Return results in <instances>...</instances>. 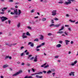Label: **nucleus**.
Returning a JSON list of instances; mask_svg holds the SVG:
<instances>
[{
  "label": "nucleus",
  "instance_id": "13d9d810",
  "mask_svg": "<svg viewBox=\"0 0 78 78\" xmlns=\"http://www.w3.org/2000/svg\"><path fill=\"white\" fill-rule=\"evenodd\" d=\"M46 2H47V0H45L43 2V3H46Z\"/></svg>",
  "mask_w": 78,
  "mask_h": 78
},
{
  "label": "nucleus",
  "instance_id": "393cba45",
  "mask_svg": "<svg viewBox=\"0 0 78 78\" xmlns=\"http://www.w3.org/2000/svg\"><path fill=\"white\" fill-rule=\"evenodd\" d=\"M51 73V71L50 70H49L48 72L47 73V74H50V73Z\"/></svg>",
  "mask_w": 78,
  "mask_h": 78
},
{
  "label": "nucleus",
  "instance_id": "a19ab883",
  "mask_svg": "<svg viewBox=\"0 0 78 78\" xmlns=\"http://www.w3.org/2000/svg\"><path fill=\"white\" fill-rule=\"evenodd\" d=\"M77 62H78V61H77V60H76L74 62V63L75 64H76V63H77Z\"/></svg>",
  "mask_w": 78,
  "mask_h": 78
},
{
  "label": "nucleus",
  "instance_id": "5701e85b",
  "mask_svg": "<svg viewBox=\"0 0 78 78\" xmlns=\"http://www.w3.org/2000/svg\"><path fill=\"white\" fill-rule=\"evenodd\" d=\"M39 74H42V72H39V73H37L35 74L34 75H37Z\"/></svg>",
  "mask_w": 78,
  "mask_h": 78
},
{
  "label": "nucleus",
  "instance_id": "f03ea898",
  "mask_svg": "<svg viewBox=\"0 0 78 78\" xmlns=\"http://www.w3.org/2000/svg\"><path fill=\"white\" fill-rule=\"evenodd\" d=\"M1 19L2 22H4V21H5V20H8V18H6V17L5 16H2L1 17Z\"/></svg>",
  "mask_w": 78,
  "mask_h": 78
},
{
  "label": "nucleus",
  "instance_id": "4468645a",
  "mask_svg": "<svg viewBox=\"0 0 78 78\" xmlns=\"http://www.w3.org/2000/svg\"><path fill=\"white\" fill-rule=\"evenodd\" d=\"M61 25V24L60 23L59 24L55 25V26H54V27H59L60 26V25Z\"/></svg>",
  "mask_w": 78,
  "mask_h": 78
},
{
  "label": "nucleus",
  "instance_id": "4c0bfd02",
  "mask_svg": "<svg viewBox=\"0 0 78 78\" xmlns=\"http://www.w3.org/2000/svg\"><path fill=\"white\" fill-rule=\"evenodd\" d=\"M65 34L66 36H68V33L66 31L65 32Z\"/></svg>",
  "mask_w": 78,
  "mask_h": 78
},
{
  "label": "nucleus",
  "instance_id": "f3484780",
  "mask_svg": "<svg viewBox=\"0 0 78 78\" xmlns=\"http://www.w3.org/2000/svg\"><path fill=\"white\" fill-rule=\"evenodd\" d=\"M36 77L37 78H42V76H39L38 75H36Z\"/></svg>",
  "mask_w": 78,
  "mask_h": 78
},
{
  "label": "nucleus",
  "instance_id": "7ed1b4c3",
  "mask_svg": "<svg viewBox=\"0 0 78 78\" xmlns=\"http://www.w3.org/2000/svg\"><path fill=\"white\" fill-rule=\"evenodd\" d=\"M52 16H55V15H56L57 13H56V10H53L52 12Z\"/></svg>",
  "mask_w": 78,
  "mask_h": 78
},
{
  "label": "nucleus",
  "instance_id": "680f3d73",
  "mask_svg": "<svg viewBox=\"0 0 78 78\" xmlns=\"http://www.w3.org/2000/svg\"><path fill=\"white\" fill-rule=\"evenodd\" d=\"M71 44H73V41H71Z\"/></svg>",
  "mask_w": 78,
  "mask_h": 78
},
{
  "label": "nucleus",
  "instance_id": "2f4dec72",
  "mask_svg": "<svg viewBox=\"0 0 78 78\" xmlns=\"http://www.w3.org/2000/svg\"><path fill=\"white\" fill-rule=\"evenodd\" d=\"M31 56H32V55H29L28 57L27 58L28 59L30 58Z\"/></svg>",
  "mask_w": 78,
  "mask_h": 78
},
{
  "label": "nucleus",
  "instance_id": "b1692460",
  "mask_svg": "<svg viewBox=\"0 0 78 78\" xmlns=\"http://www.w3.org/2000/svg\"><path fill=\"white\" fill-rule=\"evenodd\" d=\"M69 22H72V23H75V20L73 21L71 20H69Z\"/></svg>",
  "mask_w": 78,
  "mask_h": 78
},
{
  "label": "nucleus",
  "instance_id": "8fccbe9b",
  "mask_svg": "<svg viewBox=\"0 0 78 78\" xmlns=\"http://www.w3.org/2000/svg\"><path fill=\"white\" fill-rule=\"evenodd\" d=\"M41 45V46L42 45H45V43H43Z\"/></svg>",
  "mask_w": 78,
  "mask_h": 78
},
{
  "label": "nucleus",
  "instance_id": "0eeeda50",
  "mask_svg": "<svg viewBox=\"0 0 78 78\" xmlns=\"http://www.w3.org/2000/svg\"><path fill=\"white\" fill-rule=\"evenodd\" d=\"M75 73V72H71L70 73H69V76H72V75L73 76H74L75 75H74V73Z\"/></svg>",
  "mask_w": 78,
  "mask_h": 78
},
{
  "label": "nucleus",
  "instance_id": "052dcab7",
  "mask_svg": "<svg viewBox=\"0 0 78 78\" xmlns=\"http://www.w3.org/2000/svg\"><path fill=\"white\" fill-rule=\"evenodd\" d=\"M32 70L33 71V72H35V70H34V69H32Z\"/></svg>",
  "mask_w": 78,
  "mask_h": 78
},
{
  "label": "nucleus",
  "instance_id": "1a4fd4ad",
  "mask_svg": "<svg viewBox=\"0 0 78 78\" xmlns=\"http://www.w3.org/2000/svg\"><path fill=\"white\" fill-rule=\"evenodd\" d=\"M7 7H4L3 9H2V12H5V10L7 9Z\"/></svg>",
  "mask_w": 78,
  "mask_h": 78
},
{
  "label": "nucleus",
  "instance_id": "69168bd1",
  "mask_svg": "<svg viewBox=\"0 0 78 78\" xmlns=\"http://www.w3.org/2000/svg\"><path fill=\"white\" fill-rule=\"evenodd\" d=\"M5 45H8L9 46V44H8L7 43H5Z\"/></svg>",
  "mask_w": 78,
  "mask_h": 78
},
{
  "label": "nucleus",
  "instance_id": "f8f14e48",
  "mask_svg": "<svg viewBox=\"0 0 78 78\" xmlns=\"http://www.w3.org/2000/svg\"><path fill=\"white\" fill-rule=\"evenodd\" d=\"M24 78H33V77L32 76H25Z\"/></svg>",
  "mask_w": 78,
  "mask_h": 78
},
{
  "label": "nucleus",
  "instance_id": "6e6d98bb",
  "mask_svg": "<svg viewBox=\"0 0 78 78\" xmlns=\"http://www.w3.org/2000/svg\"><path fill=\"white\" fill-rule=\"evenodd\" d=\"M29 53H30L29 52H27L26 53V55H29Z\"/></svg>",
  "mask_w": 78,
  "mask_h": 78
},
{
  "label": "nucleus",
  "instance_id": "ea45409f",
  "mask_svg": "<svg viewBox=\"0 0 78 78\" xmlns=\"http://www.w3.org/2000/svg\"><path fill=\"white\" fill-rule=\"evenodd\" d=\"M48 36H51V35H52V34L51 33H49L48 34Z\"/></svg>",
  "mask_w": 78,
  "mask_h": 78
},
{
  "label": "nucleus",
  "instance_id": "603ef678",
  "mask_svg": "<svg viewBox=\"0 0 78 78\" xmlns=\"http://www.w3.org/2000/svg\"><path fill=\"white\" fill-rule=\"evenodd\" d=\"M51 22L52 23H54V21H53V20H51Z\"/></svg>",
  "mask_w": 78,
  "mask_h": 78
},
{
  "label": "nucleus",
  "instance_id": "2eb2a0df",
  "mask_svg": "<svg viewBox=\"0 0 78 78\" xmlns=\"http://www.w3.org/2000/svg\"><path fill=\"white\" fill-rule=\"evenodd\" d=\"M26 34L27 36H31L30 34L28 32H27L26 33Z\"/></svg>",
  "mask_w": 78,
  "mask_h": 78
},
{
  "label": "nucleus",
  "instance_id": "79ce46f5",
  "mask_svg": "<svg viewBox=\"0 0 78 78\" xmlns=\"http://www.w3.org/2000/svg\"><path fill=\"white\" fill-rule=\"evenodd\" d=\"M13 0H9V2H13Z\"/></svg>",
  "mask_w": 78,
  "mask_h": 78
},
{
  "label": "nucleus",
  "instance_id": "0e129e2a",
  "mask_svg": "<svg viewBox=\"0 0 78 78\" xmlns=\"http://www.w3.org/2000/svg\"><path fill=\"white\" fill-rule=\"evenodd\" d=\"M39 18V17H38V16H36V17H34V18H35V19H37V18Z\"/></svg>",
  "mask_w": 78,
  "mask_h": 78
},
{
  "label": "nucleus",
  "instance_id": "9b49d317",
  "mask_svg": "<svg viewBox=\"0 0 78 78\" xmlns=\"http://www.w3.org/2000/svg\"><path fill=\"white\" fill-rule=\"evenodd\" d=\"M8 58H9V59H11L12 57H10L8 55L6 56L5 58V59H8Z\"/></svg>",
  "mask_w": 78,
  "mask_h": 78
},
{
  "label": "nucleus",
  "instance_id": "a18cd8bd",
  "mask_svg": "<svg viewBox=\"0 0 78 78\" xmlns=\"http://www.w3.org/2000/svg\"><path fill=\"white\" fill-rule=\"evenodd\" d=\"M54 20H59V19L56 18L55 19H54Z\"/></svg>",
  "mask_w": 78,
  "mask_h": 78
},
{
  "label": "nucleus",
  "instance_id": "a878e982",
  "mask_svg": "<svg viewBox=\"0 0 78 78\" xmlns=\"http://www.w3.org/2000/svg\"><path fill=\"white\" fill-rule=\"evenodd\" d=\"M22 70H20L18 72H17V73H18V74L19 75V74H20V73H22Z\"/></svg>",
  "mask_w": 78,
  "mask_h": 78
},
{
  "label": "nucleus",
  "instance_id": "6ab92c4d",
  "mask_svg": "<svg viewBox=\"0 0 78 78\" xmlns=\"http://www.w3.org/2000/svg\"><path fill=\"white\" fill-rule=\"evenodd\" d=\"M20 27V23H19L17 25V28H19Z\"/></svg>",
  "mask_w": 78,
  "mask_h": 78
},
{
  "label": "nucleus",
  "instance_id": "a211bd4d",
  "mask_svg": "<svg viewBox=\"0 0 78 78\" xmlns=\"http://www.w3.org/2000/svg\"><path fill=\"white\" fill-rule=\"evenodd\" d=\"M56 47L58 48L61 47V44H58L56 45Z\"/></svg>",
  "mask_w": 78,
  "mask_h": 78
},
{
  "label": "nucleus",
  "instance_id": "e433bc0d",
  "mask_svg": "<svg viewBox=\"0 0 78 78\" xmlns=\"http://www.w3.org/2000/svg\"><path fill=\"white\" fill-rule=\"evenodd\" d=\"M34 11H35V10L34 9H32V10H31V12H34Z\"/></svg>",
  "mask_w": 78,
  "mask_h": 78
},
{
  "label": "nucleus",
  "instance_id": "3c124183",
  "mask_svg": "<svg viewBox=\"0 0 78 78\" xmlns=\"http://www.w3.org/2000/svg\"><path fill=\"white\" fill-rule=\"evenodd\" d=\"M24 48V47L23 46H22L21 47V50H22L23 48Z\"/></svg>",
  "mask_w": 78,
  "mask_h": 78
},
{
  "label": "nucleus",
  "instance_id": "f704fd0d",
  "mask_svg": "<svg viewBox=\"0 0 78 78\" xmlns=\"http://www.w3.org/2000/svg\"><path fill=\"white\" fill-rule=\"evenodd\" d=\"M27 28H28V29H29V30H31V27L30 26H28Z\"/></svg>",
  "mask_w": 78,
  "mask_h": 78
},
{
  "label": "nucleus",
  "instance_id": "c756f323",
  "mask_svg": "<svg viewBox=\"0 0 78 78\" xmlns=\"http://www.w3.org/2000/svg\"><path fill=\"white\" fill-rule=\"evenodd\" d=\"M34 41H36L37 42H38V41H39V39H38V38L35 39L34 40Z\"/></svg>",
  "mask_w": 78,
  "mask_h": 78
},
{
  "label": "nucleus",
  "instance_id": "774afa93",
  "mask_svg": "<svg viewBox=\"0 0 78 78\" xmlns=\"http://www.w3.org/2000/svg\"><path fill=\"white\" fill-rule=\"evenodd\" d=\"M74 65H75V63H73L71 64V66H74Z\"/></svg>",
  "mask_w": 78,
  "mask_h": 78
},
{
  "label": "nucleus",
  "instance_id": "9d476101",
  "mask_svg": "<svg viewBox=\"0 0 78 78\" xmlns=\"http://www.w3.org/2000/svg\"><path fill=\"white\" fill-rule=\"evenodd\" d=\"M30 24H36V23H35L34 21L32 20L30 22Z\"/></svg>",
  "mask_w": 78,
  "mask_h": 78
},
{
  "label": "nucleus",
  "instance_id": "09e8293b",
  "mask_svg": "<svg viewBox=\"0 0 78 78\" xmlns=\"http://www.w3.org/2000/svg\"><path fill=\"white\" fill-rule=\"evenodd\" d=\"M8 22L9 24H10V23H11V21L10 20H9Z\"/></svg>",
  "mask_w": 78,
  "mask_h": 78
},
{
  "label": "nucleus",
  "instance_id": "423d86ee",
  "mask_svg": "<svg viewBox=\"0 0 78 78\" xmlns=\"http://www.w3.org/2000/svg\"><path fill=\"white\" fill-rule=\"evenodd\" d=\"M30 44L31 47H34V44L32 43L31 42H29L28 43V45H30Z\"/></svg>",
  "mask_w": 78,
  "mask_h": 78
},
{
  "label": "nucleus",
  "instance_id": "cd10ccee",
  "mask_svg": "<svg viewBox=\"0 0 78 78\" xmlns=\"http://www.w3.org/2000/svg\"><path fill=\"white\" fill-rule=\"evenodd\" d=\"M63 32L62 31H58L57 32L58 34H62V33H63Z\"/></svg>",
  "mask_w": 78,
  "mask_h": 78
},
{
  "label": "nucleus",
  "instance_id": "de8ad7c7",
  "mask_svg": "<svg viewBox=\"0 0 78 78\" xmlns=\"http://www.w3.org/2000/svg\"><path fill=\"white\" fill-rule=\"evenodd\" d=\"M27 65L28 66H29V67H30V66H31L30 64L29 63L27 64Z\"/></svg>",
  "mask_w": 78,
  "mask_h": 78
},
{
  "label": "nucleus",
  "instance_id": "4d7b16f0",
  "mask_svg": "<svg viewBox=\"0 0 78 78\" xmlns=\"http://www.w3.org/2000/svg\"><path fill=\"white\" fill-rule=\"evenodd\" d=\"M12 45H13L12 44H9V46L10 47H11Z\"/></svg>",
  "mask_w": 78,
  "mask_h": 78
},
{
  "label": "nucleus",
  "instance_id": "6e6552de",
  "mask_svg": "<svg viewBox=\"0 0 78 78\" xmlns=\"http://www.w3.org/2000/svg\"><path fill=\"white\" fill-rule=\"evenodd\" d=\"M37 56H36V57L34 58V62H37Z\"/></svg>",
  "mask_w": 78,
  "mask_h": 78
},
{
  "label": "nucleus",
  "instance_id": "c85d7f7f",
  "mask_svg": "<svg viewBox=\"0 0 78 78\" xmlns=\"http://www.w3.org/2000/svg\"><path fill=\"white\" fill-rule=\"evenodd\" d=\"M46 64H47V63H45L43 65H42L41 66V67H44V66H45Z\"/></svg>",
  "mask_w": 78,
  "mask_h": 78
},
{
  "label": "nucleus",
  "instance_id": "72a5a7b5",
  "mask_svg": "<svg viewBox=\"0 0 78 78\" xmlns=\"http://www.w3.org/2000/svg\"><path fill=\"white\" fill-rule=\"evenodd\" d=\"M42 20L43 21H45L46 20V19L45 18H43L42 19Z\"/></svg>",
  "mask_w": 78,
  "mask_h": 78
},
{
  "label": "nucleus",
  "instance_id": "473e14b6",
  "mask_svg": "<svg viewBox=\"0 0 78 78\" xmlns=\"http://www.w3.org/2000/svg\"><path fill=\"white\" fill-rule=\"evenodd\" d=\"M34 57H33L31 58H30L29 59H30V60H33V59H34Z\"/></svg>",
  "mask_w": 78,
  "mask_h": 78
},
{
  "label": "nucleus",
  "instance_id": "338daca9",
  "mask_svg": "<svg viewBox=\"0 0 78 78\" xmlns=\"http://www.w3.org/2000/svg\"><path fill=\"white\" fill-rule=\"evenodd\" d=\"M68 30H69V31H71V29L70 28H69Z\"/></svg>",
  "mask_w": 78,
  "mask_h": 78
},
{
  "label": "nucleus",
  "instance_id": "bf43d9fd",
  "mask_svg": "<svg viewBox=\"0 0 78 78\" xmlns=\"http://www.w3.org/2000/svg\"><path fill=\"white\" fill-rule=\"evenodd\" d=\"M10 9L11 10H15L13 8H10Z\"/></svg>",
  "mask_w": 78,
  "mask_h": 78
},
{
  "label": "nucleus",
  "instance_id": "412c9836",
  "mask_svg": "<svg viewBox=\"0 0 78 78\" xmlns=\"http://www.w3.org/2000/svg\"><path fill=\"white\" fill-rule=\"evenodd\" d=\"M41 37L40 38V39H41V40H43V39H44V36L41 35Z\"/></svg>",
  "mask_w": 78,
  "mask_h": 78
},
{
  "label": "nucleus",
  "instance_id": "39448f33",
  "mask_svg": "<svg viewBox=\"0 0 78 78\" xmlns=\"http://www.w3.org/2000/svg\"><path fill=\"white\" fill-rule=\"evenodd\" d=\"M25 33H23L22 37L23 39H25V38H27V36H25Z\"/></svg>",
  "mask_w": 78,
  "mask_h": 78
},
{
  "label": "nucleus",
  "instance_id": "e2e57ef3",
  "mask_svg": "<svg viewBox=\"0 0 78 78\" xmlns=\"http://www.w3.org/2000/svg\"><path fill=\"white\" fill-rule=\"evenodd\" d=\"M59 43H60V44H62V41H59Z\"/></svg>",
  "mask_w": 78,
  "mask_h": 78
},
{
  "label": "nucleus",
  "instance_id": "49530a36",
  "mask_svg": "<svg viewBox=\"0 0 78 78\" xmlns=\"http://www.w3.org/2000/svg\"><path fill=\"white\" fill-rule=\"evenodd\" d=\"M59 58V56L57 55L55 56V58Z\"/></svg>",
  "mask_w": 78,
  "mask_h": 78
},
{
  "label": "nucleus",
  "instance_id": "dca6fc26",
  "mask_svg": "<svg viewBox=\"0 0 78 78\" xmlns=\"http://www.w3.org/2000/svg\"><path fill=\"white\" fill-rule=\"evenodd\" d=\"M65 41H66V45H68V42H70V41L66 40Z\"/></svg>",
  "mask_w": 78,
  "mask_h": 78
},
{
  "label": "nucleus",
  "instance_id": "c9c22d12",
  "mask_svg": "<svg viewBox=\"0 0 78 78\" xmlns=\"http://www.w3.org/2000/svg\"><path fill=\"white\" fill-rule=\"evenodd\" d=\"M55 24H51L50 25V27H52V26H53L54 27H55Z\"/></svg>",
  "mask_w": 78,
  "mask_h": 78
},
{
  "label": "nucleus",
  "instance_id": "20e7f679",
  "mask_svg": "<svg viewBox=\"0 0 78 78\" xmlns=\"http://www.w3.org/2000/svg\"><path fill=\"white\" fill-rule=\"evenodd\" d=\"M68 2H66L65 3V5H69V4H71V1L72 0H68Z\"/></svg>",
  "mask_w": 78,
  "mask_h": 78
},
{
  "label": "nucleus",
  "instance_id": "58836bf2",
  "mask_svg": "<svg viewBox=\"0 0 78 78\" xmlns=\"http://www.w3.org/2000/svg\"><path fill=\"white\" fill-rule=\"evenodd\" d=\"M49 67V65H48L44 66V68H47V67Z\"/></svg>",
  "mask_w": 78,
  "mask_h": 78
},
{
  "label": "nucleus",
  "instance_id": "aec40b11",
  "mask_svg": "<svg viewBox=\"0 0 78 78\" xmlns=\"http://www.w3.org/2000/svg\"><path fill=\"white\" fill-rule=\"evenodd\" d=\"M64 26H62V27L59 30V31H61V30H64Z\"/></svg>",
  "mask_w": 78,
  "mask_h": 78
},
{
  "label": "nucleus",
  "instance_id": "f257e3e1",
  "mask_svg": "<svg viewBox=\"0 0 78 78\" xmlns=\"http://www.w3.org/2000/svg\"><path fill=\"white\" fill-rule=\"evenodd\" d=\"M15 14L16 15L18 14V12H17V9L14 10V12H11V14H12V15H14Z\"/></svg>",
  "mask_w": 78,
  "mask_h": 78
},
{
  "label": "nucleus",
  "instance_id": "ddd939ff",
  "mask_svg": "<svg viewBox=\"0 0 78 78\" xmlns=\"http://www.w3.org/2000/svg\"><path fill=\"white\" fill-rule=\"evenodd\" d=\"M8 67V65H4L2 67L4 69H5V68H6V67Z\"/></svg>",
  "mask_w": 78,
  "mask_h": 78
},
{
  "label": "nucleus",
  "instance_id": "7c9ffc66",
  "mask_svg": "<svg viewBox=\"0 0 78 78\" xmlns=\"http://www.w3.org/2000/svg\"><path fill=\"white\" fill-rule=\"evenodd\" d=\"M42 46V45H38L37 47V48H40Z\"/></svg>",
  "mask_w": 78,
  "mask_h": 78
},
{
  "label": "nucleus",
  "instance_id": "864d4df0",
  "mask_svg": "<svg viewBox=\"0 0 78 78\" xmlns=\"http://www.w3.org/2000/svg\"><path fill=\"white\" fill-rule=\"evenodd\" d=\"M58 3L62 4V3H63V2H62V1H61V2H58Z\"/></svg>",
  "mask_w": 78,
  "mask_h": 78
},
{
  "label": "nucleus",
  "instance_id": "4be33fe9",
  "mask_svg": "<svg viewBox=\"0 0 78 78\" xmlns=\"http://www.w3.org/2000/svg\"><path fill=\"white\" fill-rule=\"evenodd\" d=\"M19 75V74H18L17 73H16L13 74L12 75V76H17V75Z\"/></svg>",
  "mask_w": 78,
  "mask_h": 78
},
{
  "label": "nucleus",
  "instance_id": "bb28decb",
  "mask_svg": "<svg viewBox=\"0 0 78 78\" xmlns=\"http://www.w3.org/2000/svg\"><path fill=\"white\" fill-rule=\"evenodd\" d=\"M18 12H19V15H20V14H21L22 13V12H21V10L20 9L18 10Z\"/></svg>",
  "mask_w": 78,
  "mask_h": 78
},
{
  "label": "nucleus",
  "instance_id": "37998d69",
  "mask_svg": "<svg viewBox=\"0 0 78 78\" xmlns=\"http://www.w3.org/2000/svg\"><path fill=\"white\" fill-rule=\"evenodd\" d=\"M23 55H24V53H22L21 54L20 56H23Z\"/></svg>",
  "mask_w": 78,
  "mask_h": 78
},
{
  "label": "nucleus",
  "instance_id": "5fc2aeb1",
  "mask_svg": "<svg viewBox=\"0 0 78 78\" xmlns=\"http://www.w3.org/2000/svg\"><path fill=\"white\" fill-rule=\"evenodd\" d=\"M55 74H56V73H52V75H53V76H55Z\"/></svg>",
  "mask_w": 78,
  "mask_h": 78
},
{
  "label": "nucleus",
  "instance_id": "c03bdc74",
  "mask_svg": "<svg viewBox=\"0 0 78 78\" xmlns=\"http://www.w3.org/2000/svg\"><path fill=\"white\" fill-rule=\"evenodd\" d=\"M4 12H0V14H5Z\"/></svg>",
  "mask_w": 78,
  "mask_h": 78
}]
</instances>
